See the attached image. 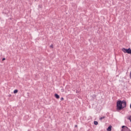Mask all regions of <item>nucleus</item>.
Here are the masks:
<instances>
[{
	"label": "nucleus",
	"instance_id": "f257e3e1",
	"mask_svg": "<svg viewBox=\"0 0 131 131\" xmlns=\"http://www.w3.org/2000/svg\"><path fill=\"white\" fill-rule=\"evenodd\" d=\"M126 107V101L125 100H119L117 102V110L120 111Z\"/></svg>",
	"mask_w": 131,
	"mask_h": 131
},
{
	"label": "nucleus",
	"instance_id": "f03ea898",
	"mask_svg": "<svg viewBox=\"0 0 131 131\" xmlns=\"http://www.w3.org/2000/svg\"><path fill=\"white\" fill-rule=\"evenodd\" d=\"M122 130L121 131H131L130 129L128 128V127H127V126H122Z\"/></svg>",
	"mask_w": 131,
	"mask_h": 131
},
{
	"label": "nucleus",
	"instance_id": "7ed1b4c3",
	"mask_svg": "<svg viewBox=\"0 0 131 131\" xmlns=\"http://www.w3.org/2000/svg\"><path fill=\"white\" fill-rule=\"evenodd\" d=\"M107 131H111V130H112V126L110 125V126L107 127Z\"/></svg>",
	"mask_w": 131,
	"mask_h": 131
},
{
	"label": "nucleus",
	"instance_id": "20e7f679",
	"mask_svg": "<svg viewBox=\"0 0 131 131\" xmlns=\"http://www.w3.org/2000/svg\"><path fill=\"white\" fill-rule=\"evenodd\" d=\"M54 97H55L56 99H60V96L57 94H55Z\"/></svg>",
	"mask_w": 131,
	"mask_h": 131
},
{
	"label": "nucleus",
	"instance_id": "39448f33",
	"mask_svg": "<svg viewBox=\"0 0 131 131\" xmlns=\"http://www.w3.org/2000/svg\"><path fill=\"white\" fill-rule=\"evenodd\" d=\"M94 123L95 125H98V121H95L94 122Z\"/></svg>",
	"mask_w": 131,
	"mask_h": 131
},
{
	"label": "nucleus",
	"instance_id": "423d86ee",
	"mask_svg": "<svg viewBox=\"0 0 131 131\" xmlns=\"http://www.w3.org/2000/svg\"><path fill=\"white\" fill-rule=\"evenodd\" d=\"M13 93L14 94H17V93H18V90H15Z\"/></svg>",
	"mask_w": 131,
	"mask_h": 131
},
{
	"label": "nucleus",
	"instance_id": "0eeeda50",
	"mask_svg": "<svg viewBox=\"0 0 131 131\" xmlns=\"http://www.w3.org/2000/svg\"><path fill=\"white\" fill-rule=\"evenodd\" d=\"M105 118V116L102 117L100 118V120H102V119H104Z\"/></svg>",
	"mask_w": 131,
	"mask_h": 131
},
{
	"label": "nucleus",
	"instance_id": "6e6552de",
	"mask_svg": "<svg viewBox=\"0 0 131 131\" xmlns=\"http://www.w3.org/2000/svg\"><path fill=\"white\" fill-rule=\"evenodd\" d=\"M128 119L129 120H130V122H131V116H130L128 118Z\"/></svg>",
	"mask_w": 131,
	"mask_h": 131
},
{
	"label": "nucleus",
	"instance_id": "1a4fd4ad",
	"mask_svg": "<svg viewBox=\"0 0 131 131\" xmlns=\"http://www.w3.org/2000/svg\"><path fill=\"white\" fill-rule=\"evenodd\" d=\"M60 100H61V101H64V98L61 97V98H60Z\"/></svg>",
	"mask_w": 131,
	"mask_h": 131
},
{
	"label": "nucleus",
	"instance_id": "9d476101",
	"mask_svg": "<svg viewBox=\"0 0 131 131\" xmlns=\"http://www.w3.org/2000/svg\"><path fill=\"white\" fill-rule=\"evenodd\" d=\"M50 48H51V49H53V44H52V45L50 46Z\"/></svg>",
	"mask_w": 131,
	"mask_h": 131
},
{
	"label": "nucleus",
	"instance_id": "9b49d317",
	"mask_svg": "<svg viewBox=\"0 0 131 131\" xmlns=\"http://www.w3.org/2000/svg\"><path fill=\"white\" fill-rule=\"evenodd\" d=\"M5 60H6V58H3L2 59L3 61H5Z\"/></svg>",
	"mask_w": 131,
	"mask_h": 131
},
{
	"label": "nucleus",
	"instance_id": "f8f14e48",
	"mask_svg": "<svg viewBox=\"0 0 131 131\" xmlns=\"http://www.w3.org/2000/svg\"><path fill=\"white\" fill-rule=\"evenodd\" d=\"M61 92H64V89H61Z\"/></svg>",
	"mask_w": 131,
	"mask_h": 131
},
{
	"label": "nucleus",
	"instance_id": "ddd939ff",
	"mask_svg": "<svg viewBox=\"0 0 131 131\" xmlns=\"http://www.w3.org/2000/svg\"><path fill=\"white\" fill-rule=\"evenodd\" d=\"M75 127H77V125H75Z\"/></svg>",
	"mask_w": 131,
	"mask_h": 131
}]
</instances>
